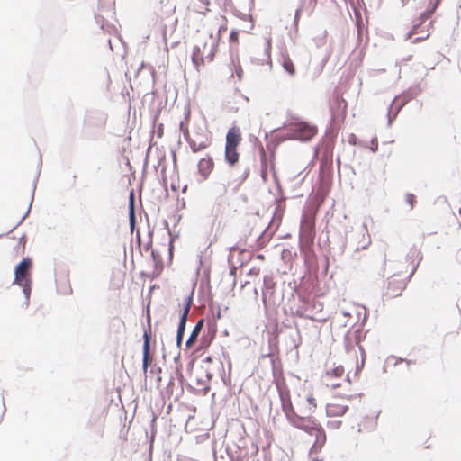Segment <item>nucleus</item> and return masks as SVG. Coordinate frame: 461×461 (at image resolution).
Returning a JSON list of instances; mask_svg holds the SVG:
<instances>
[{
    "instance_id": "nucleus-10",
    "label": "nucleus",
    "mask_w": 461,
    "mask_h": 461,
    "mask_svg": "<svg viewBox=\"0 0 461 461\" xmlns=\"http://www.w3.org/2000/svg\"><path fill=\"white\" fill-rule=\"evenodd\" d=\"M348 103L339 92L333 94L330 103L331 119L334 122H343L347 116Z\"/></svg>"
},
{
    "instance_id": "nucleus-17",
    "label": "nucleus",
    "mask_w": 461,
    "mask_h": 461,
    "mask_svg": "<svg viewBox=\"0 0 461 461\" xmlns=\"http://www.w3.org/2000/svg\"><path fill=\"white\" fill-rule=\"evenodd\" d=\"M282 66L289 75L294 76L295 74L294 64L288 57L283 59Z\"/></svg>"
},
{
    "instance_id": "nucleus-16",
    "label": "nucleus",
    "mask_w": 461,
    "mask_h": 461,
    "mask_svg": "<svg viewBox=\"0 0 461 461\" xmlns=\"http://www.w3.org/2000/svg\"><path fill=\"white\" fill-rule=\"evenodd\" d=\"M187 141L189 143V146H190L192 151L194 153L205 149L210 145V140H208V138H206L204 140H202V141H196L195 140L190 138V139H187Z\"/></svg>"
},
{
    "instance_id": "nucleus-11",
    "label": "nucleus",
    "mask_w": 461,
    "mask_h": 461,
    "mask_svg": "<svg viewBox=\"0 0 461 461\" xmlns=\"http://www.w3.org/2000/svg\"><path fill=\"white\" fill-rule=\"evenodd\" d=\"M315 239V216L305 214L303 217L300 230V240L305 244H312Z\"/></svg>"
},
{
    "instance_id": "nucleus-20",
    "label": "nucleus",
    "mask_w": 461,
    "mask_h": 461,
    "mask_svg": "<svg viewBox=\"0 0 461 461\" xmlns=\"http://www.w3.org/2000/svg\"><path fill=\"white\" fill-rule=\"evenodd\" d=\"M370 149L373 152H376L377 151V149H378V140L376 138H374L371 140Z\"/></svg>"
},
{
    "instance_id": "nucleus-4",
    "label": "nucleus",
    "mask_w": 461,
    "mask_h": 461,
    "mask_svg": "<svg viewBox=\"0 0 461 461\" xmlns=\"http://www.w3.org/2000/svg\"><path fill=\"white\" fill-rule=\"evenodd\" d=\"M32 260L29 258H24L14 269V284L23 287L26 298H29L31 293L32 278L31 270Z\"/></svg>"
},
{
    "instance_id": "nucleus-18",
    "label": "nucleus",
    "mask_w": 461,
    "mask_h": 461,
    "mask_svg": "<svg viewBox=\"0 0 461 461\" xmlns=\"http://www.w3.org/2000/svg\"><path fill=\"white\" fill-rule=\"evenodd\" d=\"M405 202L408 203L410 210H412L416 203V197L412 194H407L405 195Z\"/></svg>"
},
{
    "instance_id": "nucleus-24",
    "label": "nucleus",
    "mask_w": 461,
    "mask_h": 461,
    "mask_svg": "<svg viewBox=\"0 0 461 461\" xmlns=\"http://www.w3.org/2000/svg\"><path fill=\"white\" fill-rule=\"evenodd\" d=\"M262 155L264 157V163H266V158H265L266 154H265V151L263 149H262Z\"/></svg>"
},
{
    "instance_id": "nucleus-19",
    "label": "nucleus",
    "mask_w": 461,
    "mask_h": 461,
    "mask_svg": "<svg viewBox=\"0 0 461 461\" xmlns=\"http://www.w3.org/2000/svg\"><path fill=\"white\" fill-rule=\"evenodd\" d=\"M221 26L219 28V31H218L219 35H221L222 32H225L227 30V19H226V17L225 16H221Z\"/></svg>"
},
{
    "instance_id": "nucleus-22",
    "label": "nucleus",
    "mask_w": 461,
    "mask_h": 461,
    "mask_svg": "<svg viewBox=\"0 0 461 461\" xmlns=\"http://www.w3.org/2000/svg\"><path fill=\"white\" fill-rule=\"evenodd\" d=\"M230 40L235 42L238 41V32H234V31L231 32Z\"/></svg>"
},
{
    "instance_id": "nucleus-7",
    "label": "nucleus",
    "mask_w": 461,
    "mask_h": 461,
    "mask_svg": "<svg viewBox=\"0 0 461 461\" xmlns=\"http://www.w3.org/2000/svg\"><path fill=\"white\" fill-rule=\"evenodd\" d=\"M317 131L318 130L316 126L310 125L304 122H300L289 126L287 136L292 140L307 141L315 136Z\"/></svg>"
},
{
    "instance_id": "nucleus-6",
    "label": "nucleus",
    "mask_w": 461,
    "mask_h": 461,
    "mask_svg": "<svg viewBox=\"0 0 461 461\" xmlns=\"http://www.w3.org/2000/svg\"><path fill=\"white\" fill-rule=\"evenodd\" d=\"M344 367L341 366H336L330 370H327L322 375L321 380L323 384L330 389H338L343 387V391L351 390L350 382L344 378Z\"/></svg>"
},
{
    "instance_id": "nucleus-21",
    "label": "nucleus",
    "mask_w": 461,
    "mask_h": 461,
    "mask_svg": "<svg viewBox=\"0 0 461 461\" xmlns=\"http://www.w3.org/2000/svg\"><path fill=\"white\" fill-rule=\"evenodd\" d=\"M133 194H131V222L134 221V210H133Z\"/></svg>"
},
{
    "instance_id": "nucleus-5",
    "label": "nucleus",
    "mask_w": 461,
    "mask_h": 461,
    "mask_svg": "<svg viewBox=\"0 0 461 461\" xmlns=\"http://www.w3.org/2000/svg\"><path fill=\"white\" fill-rule=\"evenodd\" d=\"M352 397L351 390H345L340 394H334L326 406V413L329 417H340L348 410V402Z\"/></svg>"
},
{
    "instance_id": "nucleus-9",
    "label": "nucleus",
    "mask_w": 461,
    "mask_h": 461,
    "mask_svg": "<svg viewBox=\"0 0 461 461\" xmlns=\"http://www.w3.org/2000/svg\"><path fill=\"white\" fill-rule=\"evenodd\" d=\"M407 285V278L401 277L399 275L391 276L386 282L384 289L383 297L386 300H392L402 295Z\"/></svg>"
},
{
    "instance_id": "nucleus-15",
    "label": "nucleus",
    "mask_w": 461,
    "mask_h": 461,
    "mask_svg": "<svg viewBox=\"0 0 461 461\" xmlns=\"http://www.w3.org/2000/svg\"><path fill=\"white\" fill-rule=\"evenodd\" d=\"M203 323H204V320L203 319H201L197 321V323L195 324V326L194 327L188 339L186 340L185 342V346L186 348H191L196 341L203 327Z\"/></svg>"
},
{
    "instance_id": "nucleus-12",
    "label": "nucleus",
    "mask_w": 461,
    "mask_h": 461,
    "mask_svg": "<svg viewBox=\"0 0 461 461\" xmlns=\"http://www.w3.org/2000/svg\"><path fill=\"white\" fill-rule=\"evenodd\" d=\"M192 303H193L192 298L186 297L185 299L184 303L182 305H179L180 306V310H179L180 320H179V324H178V329H177V333H176V345L178 348L181 347L182 342H183L185 329L187 317H188V314L190 312Z\"/></svg>"
},
{
    "instance_id": "nucleus-14",
    "label": "nucleus",
    "mask_w": 461,
    "mask_h": 461,
    "mask_svg": "<svg viewBox=\"0 0 461 461\" xmlns=\"http://www.w3.org/2000/svg\"><path fill=\"white\" fill-rule=\"evenodd\" d=\"M149 328L145 330L143 334L144 343H143V370L144 372L147 371L149 364L151 363V357H150V338H151V327H150V318L149 317Z\"/></svg>"
},
{
    "instance_id": "nucleus-13",
    "label": "nucleus",
    "mask_w": 461,
    "mask_h": 461,
    "mask_svg": "<svg viewBox=\"0 0 461 461\" xmlns=\"http://www.w3.org/2000/svg\"><path fill=\"white\" fill-rule=\"evenodd\" d=\"M198 174L203 180L209 178L210 175L214 169V161L211 155L207 154L202 158L197 165Z\"/></svg>"
},
{
    "instance_id": "nucleus-23",
    "label": "nucleus",
    "mask_w": 461,
    "mask_h": 461,
    "mask_svg": "<svg viewBox=\"0 0 461 461\" xmlns=\"http://www.w3.org/2000/svg\"><path fill=\"white\" fill-rule=\"evenodd\" d=\"M382 265H383L382 267H384V265H385V258H384V259H383V261H382ZM382 270L384 271V268H383Z\"/></svg>"
},
{
    "instance_id": "nucleus-2",
    "label": "nucleus",
    "mask_w": 461,
    "mask_h": 461,
    "mask_svg": "<svg viewBox=\"0 0 461 461\" xmlns=\"http://www.w3.org/2000/svg\"><path fill=\"white\" fill-rule=\"evenodd\" d=\"M242 141V134L240 127L234 125L229 129L226 134L224 148V159L230 167H235L240 160L238 147Z\"/></svg>"
},
{
    "instance_id": "nucleus-3",
    "label": "nucleus",
    "mask_w": 461,
    "mask_h": 461,
    "mask_svg": "<svg viewBox=\"0 0 461 461\" xmlns=\"http://www.w3.org/2000/svg\"><path fill=\"white\" fill-rule=\"evenodd\" d=\"M440 1L441 0H430L427 9L423 13L420 14V15L418 19V23L413 25L412 29L410 31V32L407 35V38L411 39L415 34H420V36H418L412 40L413 43L424 41L429 37V35H430L429 27L431 26L432 23L430 22L425 27H422V24L435 12V10L437 9Z\"/></svg>"
},
{
    "instance_id": "nucleus-8",
    "label": "nucleus",
    "mask_w": 461,
    "mask_h": 461,
    "mask_svg": "<svg viewBox=\"0 0 461 461\" xmlns=\"http://www.w3.org/2000/svg\"><path fill=\"white\" fill-rule=\"evenodd\" d=\"M210 39L212 40V42L210 44L204 42L202 45H195L194 47L192 53V61L197 68L204 64L205 59L212 60L215 54V41L212 39V36H210Z\"/></svg>"
},
{
    "instance_id": "nucleus-1",
    "label": "nucleus",
    "mask_w": 461,
    "mask_h": 461,
    "mask_svg": "<svg viewBox=\"0 0 461 461\" xmlns=\"http://www.w3.org/2000/svg\"><path fill=\"white\" fill-rule=\"evenodd\" d=\"M282 402L283 410L291 422L296 428L314 436L315 441L309 451L311 459L312 461H322L319 454L324 447L327 438L322 427L311 420V416L315 412L317 408L316 399L313 394H298L294 399V405H293L289 397L285 400L282 395Z\"/></svg>"
}]
</instances>
